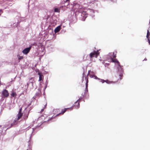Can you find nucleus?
<instances>
[{"mask_svg": "<svg viewBox=\"0 0 150 150\" xmlns=\"http://www.w3.org/2000/svg\"><path fill=\"white\" fill-rule=\"evenodd\" d=\"M31 80V79L30 80V81Z\"/></svg>", "mask_w": 150, "mask_h": 150, "instance_id": "cd10ccee", "label": "nucleus"}, {"mask_svg": "<svg viewBox=\"0 0 150 150\" xmlns=\"http://www.w3.org/2000/svg\"><path fill=\"white\" fill-rule=\"evenodd\" d=\"M29 113L28 112V113L27 114V116H26V117H25L24 118V119H25V120H26L27 118H28V116L29 115Z\"/></svg>", "mask_w": 150, "mask_h": 150, "instance_id": "4be33fe9", "label": "nucleus"}, {"mask_svg": "<svg viewBox=\"0 0 150 150\" xmlns=\"http://www.w3.org/2000/svg\"><path fill=\"white\" fill-rule=\"evenodd\" d=\"M18 59L19 60H21V59H23V56H18Z\"/></svg>", "mask_w": 150, "mask_h": 150, "instance_id": "412c9836", "label": "nucleus"}, {"mask_svg": "<svg viewBox=\"0 0 150 150\" xmlns=\"http://www.w3.org/2000/svg\"><path fill=\"white\" fill-rule=\"evenodd\" d=\"M3 13V11L2 9H0V13L1 14Z\"/></svg>", "mask_w": 150, "mask_h": 150, "instance_id": "b1692460", "label": "nucleus"}, {"mask_svg": "<svg viewBox=\"0 0 150 150\" xmlns=\"http://www.w3.org/2000/svg\"><path fill=\"white\" fill-rule=\"evenodd\" d=\"M16 95V94L14 92H12L11 94V96L13 97H14Z\"/></svg>", "mask_w": 150, "mask_h": 150, "instance_id": "aec40b11", "label": "nucleus"}, {"mask_svg": "<svg viewBox=\"0 0 150 150\" xmlns=\"http://www.w3.org/2000/svg\"><path fill=\"white\" fill-rule=\"evenodd\" d=\"M38 75L39 76V81H40L42 80V79L43 78V76L42 75V74L39 72L38 73Z\"/></svg>", "mask_w": 150, "mask_h": 150, "instance_id": "ddd939ff", "label": "nucleus"}, {"mask_svg": "<svg viewBox=\"0 0 150 150\" xmlns=\"http://www.w3.org/2000/svg\"><path fill=\"white\" fill-rule=\"evenodd\" d=\"M150 36V33L149 30H147V34L146 35V38L148 39L149 41V43H150V38H149V36Z\"/></svg>", "mask_w": 150, "mask_h": 150, "instance_id": "1a4fd4ad", "label": "nucleus"}, {"mask_svg": "<svg viewBox=\"0 0 150 150\" xmlns=\"http://www.w3.org/2000/svg\"><path fill=\"white\" fill-rule=\"evenodd\" d=\"M75 8L77 9L76 11H78L79 12L82 13L83 14L86 15V13L84 11V8L82 7L81 6L79 5V4H76L74 6Z\"/></svg>", "mask_w": 150, "mask_h": 150, "instance_id": "7ed1b4c3", "label": "nucleus"}, {"mask_svg": "<svg viewBox=\"0 0 150 150\" xmlns=\"http://www.w3.org/2000/svg\"><path fill=\"white\" fill-rule=\"evenodd\" d=\"M72 109V107H71L70 108H64V109L62 110L61 112L59 113V114H57V115L55 116L54 117H56V116H58L59 115H60V114L63 115V114L64 113L67 111V110H69V109H71H71Z\"/></svg>", "mask_w": 150, "mask_h": 150, "instance_id": "423d86ee", "label": "nucleus"}, {"mask_svg": "<svg viewBox=\"0 0 150 150\" xmlns=\"http://www.w3.org/2000/svg\"><path fill=\"white\" fill-rule=\"evenodd\" d=\"M149 45H150V43H149Z\"/></svg>", "mask_w": 150, "mask_h": 150, "instance_id": "c85d7f7f", "label": "nucleus"}, {"mask_svg": "<svg viewBox=\"0 0 150 150\" xmlns=\"http://www.w3.org/2000/svg\"><path fill=\"white\" fill-rule=\"evenodd\" d=\"M112 62L117 63H118L119 66L118 67V71L120 72L119 74V76L120 77V79L121 80L122 79L123 76V71L122 69V67L120 65V63L115 58H111Z\"/></svg>", "mask_w": 150, "mask_h": 150, "instance_id": "f03ea898", "label": "nucleus"}, {"mask_svg": "<svg viewBox=\"0 0 150 150\" xmlns=\"http://www.w3.org/2000/svg\"><path fill=\"white\" fill-rule=\"evenodd\" d=\"M85 80H86V84H88V79L87 77H85Z\"/></svg>", "mask_w": 150, "mask_h": 150, "instance_id": "6ab92c4d", "label": "nucleus"}, {"mask_svg": "<svg viewBox=\"0 0 150 150\" xmlns=\"http://www.w3.org/2000/svg\"><path fill=\"white\" fill-rule=\"evenodd\" d=\"M64 2L65 3H66L68 1L69 2V0H64Z\"/></svg>", "mask_w": 150, "mask_h": 150, "instance_id": "393cba45", "label": "nucleus"}, {"mask_svg": "<svg viewBox=\"0 0 150 150\" xmlns=\"http://www.w3.org/2000/svg\"><path fill=\"white\" fill-rule=\"evenodd\" d=\"M16 122H17V121L16 120H14V121H13V123H12L11 125V127L12 126L16 124Z\"/></svg>", "mask_w": 150, "mask_h": 150, "instance_id": "2eb2a0df", "label": "nucleus"}, {"mask_svg": "<svg viewBox=\"0 0 150 150\" xmlns=\"http://www.w3.org/2000/svg\"><path fill=\"white\" fill-rule=\"evenodd\" d=\"M116 53L117 52H116L115 53V52H114L113 53V57L112 58H115L116 57Z\"/></svg>", "mask_w": 150, "mask_h": 150, "instance_id": "f3484780", "label": "nucleus"}, {"mask_svg": "<svg viewBox=\"0 0 150 150\" xmlns=\"http://www.w3.org/2000/svg\"><path fill=\"white\" fill-rule=\"evenodd\" d=\"M61 28V26H59L57 27L54 29V31L55 33H57L59 32Z\"/></svg>", "mask_w": 150, "mask_h": 150, "instance_id": "9d476101", "label": "nucleus"}, {"mask_svg": "<svg viewBox=\"0 0 150 150\" xmlns=\"http://www.w3.org/2000/svg\"><path fill=\"white\" fill-rule=\"evenodd\" d=\"M82 98L81 97L75 103V104L74 106V107H76L78 108L79 107V101ZM73 106H72V108L73 107Z\"/></svg>", "mask_w": 150, "mask_h": 150, "instance_id": "6e6552de", "label": "nucleus"}, {"mask_svg": "<svg viewBox=\"0 0 150 150\" xmlns=\"http://www.w3.org/2000/svg\"><path fill=\"white\" fill-rule=\"evenodd\" d=\"M31 49V47L25 49L22 51V52L24 54H27L30 51Z\"/></svg>", "mask_w": 150, "mask_h": 150, "instance_id": "0eeeda50", "label": "nucleus"}, {"mask_svg": "<svg viewBox=\"0 0 150 150\" xmlns=\"http://www.w3.org/2000/svg\"><path fill=\"white\" fill-rule=\"evenodd\" d=\"M99 54V52L98 51H94L93 52H91L89 55V57L91 60L92 59L93 57L97 58Z\"/></svg>", "mask_w": 150, "mask_h": 150, "instance_id": "20e7f679", "label": "nucleus"}, {"mask_svg": "<svg viewBox=\"0 0 150 150\" xmlns=\"http://www.w3.org/2000/svg\"><path fill=\"white\" fill-rule=\"evenodd\" d=\"M54 11L55 12H59V9L58 8H56L54 9Z\"/></svg>", "mask_w": 150, "mask_h": 150, "instance_id": "dca6fc26", "label": "nucleus"}, {"mask_svg": "<svg viewBox=\"0 0 150 150\" xmlns=\"http://www.w3.org/2000/svg\"><path fill=\"white\" fill-rule=\"evenodd\" d=\"M88 75L90 77L93 78L95 79H98L100 80V81L102 83H104V82H105L106 83L108 84H110L114 83L112 81H110L108 80H104L102 79H100L98 78L95 75V73L93 71H88Z\"/></svg>", "mask_w": 150, "mask_h": 150, "instance_id": "f257e3e1", "label": "nucleus"}, {"mask_svg": "<svg viewBox=\"0 0 150 150\" xmlns=\"http://www.w3.org/2000/svg\"><path fill=\"white\" fill-rule=\"evenodd\" d=\"M2 94L3 95V97L4 98L7 97L9 95V93L8 91L6 90H4L2 92Z\"/></svg>", "mask_w": 150, "mask_h": 150, "instance_id": "39448f33", "label": "nucleus"}, {"mask_svg": "<svg viewBox=\"0 0 150 150\" xmlns=\"http://www.w3.org/2000/svg\"><path fill=\"white\" fill-rule=\"evenodd\" d=\"M147 60V59H146V58H145L144 60L143 61H144V60H145V61H146Z\"/></svg>", "mask_w": 150, "mask_h": 150, "instance_id": "a878e982", "label": "nucleus"}, {"mask_svg": "<svg viewBox=\"0 0 150 150\" xmlns=\"http://www.w3.org/2000/svg\"><path fill=\"white\" fill-rule=\"evenodd\" d=\"M86 89L85 92V94H86L88 92V85H86Z\"/></svg>", "mask_w": 150, "mask_h": 150, "instance_id": "4468645a", "label": "nucleus"}, {"mask_svg": "<svg viewBox=\"0 0 150 150\" xmlns=\"http://www.w3.org/2000/svg\"><path fill=\"white\" fill-rule=\"evenodd\" d=\"M22 110V108H21L19 110L18 112H21Z\"/></svg>", "mask_w": 150, "mask_h": 150, "instance_id": "5701e85b", "label": "nucleus"}, {"mask_svg": "<svg viewBox=\"0 0 150 150\" xmlns=\"http://www.w3.org/2000/svg\"><path fill=\"white\" fill-rule=\"evenodd\" d=\"M23 114L22 112H18V118L17 119V120H19L22 117Z\"/></svg>", "mask_w": 150, "mask_h": 150, "instance_id": "f8f14e48", "label": "nucleus"}, {"mask_svg": "<svg viewBox=\"0 0 150 150\" xmlns=\"http://www.w3.org/2000/svg\"><path fill=\"white\" fill-rule=\"evenodd\" d=\"M46 105H47V104H46L45 105V106H44V107L41 110V112H43L44 110L46 108Z\"/></svg>", "mask_w": 150, "mask_h": 150, "instance_id": "a211bd4d", "label": "nucleus"}, {"mask_svg": "<svg viewBox=\"0 0 150 150\" xmlns=\"http://www.w3.org/2000/svg\"><path fill=\"white\" fill-rule=\"evenodd\" d=\"M59 109H54L53 110V113L54 114H58L59 113Z\"/></svg>", "mask_w": 150, "mask_h": 150, "instance_id": "9b49d317", "label": "nucleus"}, {"mask_svg": "<svg viewBox=\"0 0 150 150\" xmlns=\"http://www.w3.org/2000/svg\"><path fill=\"white\" fill-rule=\"evenodd\" d=\"M1 14L0 13V16H1Z\"/></svg>", "mask_w": 150, "mask_h": 150, "instance_id": "bb28decb", "label": "nucleus"}]
</instances>
